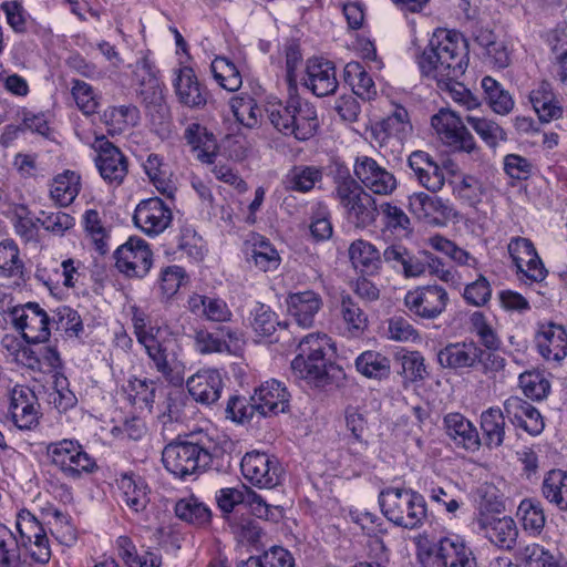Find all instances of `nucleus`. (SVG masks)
Instances as JSON below:
<instances>
[{"instance_id": "obj_41", "label": "nucleus", "mask_w": 567, "mask_h": 567, "mask_svg": "<svg viewBox=\"0 0 567 567\" xmlns=\"http://www.w3.org/2000/svg\"><path fill=\"white\" fill-rule=\"evenodd\" d=\"M140 120V110L134 104L109 106L103 113L104 123L110 127V131L116 133L135 127Z\"/></svg>"}, {"instance_id": "obj_10", "label": "nucleus", "mask_w": 567, "mask_h": 567, "mask_svg": "<svg viewBox=\"0 0 567 567\" xmlns=\"http://www.w3.org/2000/svg\"><path fill=\"white\" fill-rule=\"evenodd\" d=\"M447 291L439 285H426L411 289L404 297L409 312L423 320H434L446 309Z\"/></svg>"}, {"instance_id": "obj_61", "label": "nucleus", "mask_w": 567, "mask_h": 567, "mask_svg": "<svg viewBox=\"0 0 567 567\" xmlns=\"http://www.w3.org/2000/svg\"><path fill=\"white\" fill-rule=\"evenodd\" d=\"M230 106L236 120L244 126L251 128L258 124L261 110L250 96L233 97Z\"/></svg>"}, {"instance_id": "obj_50", "label": "nucleus", "mask_w": 567, "mask_h": 567, "mask_svg": "<svg viewBox=\"0 0 567 567\" xmlns=\"http://www.w3.org/2000/svg\"><path fill=\"white\" fill-rule=\"evenodd\" d=\"M212 73L218 84L229 91L235 92L240 89L243 79L237 66L225 56H217L210 64Z\"/></svg>"}, {"instance_id": "obj_52", "label": "nucleus", "mask_w": 567, "mask_h": 567, "mask_svg": "<svg viewBox=\"0 0 567 567\" xmlns=\"http://www.w3.org/2000/svg\"><path fill=\"white\" fill-rule=\"evenodd\" d=\"M184 137L195 151H198L197 158L202 162L213 163L215 142L208 136L206 130L199 124H190L184 133Z\"/></svg>"}, {"instance_id": "obj_16", "label": "nucleus", "mask_w": 567, "mask_h": 567, "mask_svg": "<svg viewBox=\"0 0 567 567\" xmlns=\"http://www.w3.org/2000/svg\"><path fill=\"white\" fill-rule=\"evenodd\" d=\"M353 172L362 185L377 195H390L396 188L394 175L369 156H359L355 159Z\"/></svg>"}, {"instance_id": "obj_8", "label": "nucleus", "mask_w": 567, "mask_h": 567, "mask_svg": "<svg viewBox=\"0 0 567 567\" xmlns=\"http://www.w3.org/2000/svg\"><path fill=\"white\" fill-rule=\"evenodd\" d=\"M47 453L51 462L70 478H79L82 473H92L96 468L95 461L78 441L64 439L50 443Z\"/></svg>"}, {"instance_id": "obj_15", "label": "nucleus", "mask_w": 567, "mask_h": 567, "mask_svg": "<svg viewBox=\"0 0 567 567\" xmlns=\"http://www.w3.org/2000/svg\"><path fill=\"white\" fill-rule=\"evenodd\" d=\"M171 208L158 197L142 200L135 208L133 220L144 234L156 236L172 223Z\"/></svg>"}, {"instance_id": "obj_19", "label": "nucleus", "mask_w": 567, "mask_h": 567, "mask_svg": "<svg viewBox=\"0 0 567 567\" xmlns=\"http://www.w3.org/2000/svg\"><path fill=\"white\" fill-rule=\"evenodd\" d=\"M39 402L35 393L25 385H16L10 392L9 412L21 430H31L39 421Z\"/></svg>"}, {"instance_id": "obj_33", "label": "nucleus", "mask_w": 567, "mask_h": 567, "mask_svg": "<svg viewBox=\"0 0 567 567\" xmlns=\"http://www.w3.org/2000/svg\"><path fill=\"white\" fill-rule=\"evenodd\" d=\"M383 261L405 278L420 277L425 272L422 255L415 256L402 245L388 246L383 251Z\"/></svg>"}, {"instance_id": "obj_5", "label": "nucleus", "mask_w": 567, "mask_h": 567, "mask_svg": "<svg viewBox=\"0 0 567 567\" xmlns=\"http://www.w3.org/2000/svg\"><path fill=\"white\" fill-rule=\"evenodd\" d=\"M379 505L389 522L405 529L420 528L427 518L424 496L411 488L382 489L379 494Z\"/></svg>"}, {"instance_id": "obj_38", "label": "nucleus", "mask_w": 567, "mask_h": 567, "mask_svg": "<svg viewBox=\"0 0 567 567\" xmlns=\"http://www.w3.org/2000/svg\"><path fill=\"white\" fill-rule=\"evenodd\" d=\"M28 557L14 533L0 524V567H29Z\"/></svg>"}, {"instance_id": "obj_51", "label": "nucleus", "mask_w": 567, "mask_h": 567, "mask_svg": "<svg viewBox=\"0 0 567 567\" xmlns=\"http://www.w3.org/2000/svg\"><path fill=\"white\" fill-rule=\"evenodd\" d=\"M410 207L420 217H429L439 214L442 217L450 215L451 208L437 196H430L425 193H414L409 197Z\"/></svg>"}, {"instance_id": "obj_31", "label": "nucleus", "mask_w": 567, "mask_h": 567, "mask_svg": "<svg viewBox=\"0 0 567 567\" xmlns=\"http://www.w3.org/2000/svg\"><path fill=\"white\" fill-rule=\"evenodd\" d=\"M480 527L491 543L502 549H512L518 536V529L512 517H485L480 520Z\"/></svg>"}, {"instance_id": "obj_34", "label": "nucleus", "mask_w": 567, "mask_h": 567, "mask_svg": "<svg viewBox=\"0 0 567 567\" xmlns=\"http://www.w3.org/2000/svg\"><path fill=\"white\" fill-rule=\"evenodd\" d=\"M528 100L540 122L549 123L563 116L560 102L548 82L544 81L533 89Z\"/></svg>"}, {"instance_id": "obj_24", "label": "nucleus", "mask_w": 567, "mask_h": 567, "mask_svg": "<svg viewBox=\"0 0 567 567\" xmlns=\"http://www.w3.org/2000/svg\"><path fill=\"white\" fill-rule=\"evenodd\" d=\"M305 85L317 96H328L338 89L336 66L331 61L312 58L307 61Z\"/></svg>"}, {"instance_id": "obj_40", "label": "nucleus", "mask_w": 567, "mask_h": 567, "mask_svg": "<svg viewBox=\"0 0 567 567\" xmlns=\"http://www.w3.org/2000/svg\"><path fill=\"white\" fill-rule=\"evenodd\" d=\"M144 171L155 188L168 198H172L176 187L171 179L172 173L167 164L157 154H150L143 164Z\"/></svg>"}, {"instance_id": "obj_17", "label": "nucleus", "mask_w": 567, "mask_h": 567, "mask_svg": "<svg viewBox=\"0 0 567 567\" xmlns=\"http://www.w3.org/2000/svg\"><path fill=\"white\" fill-rule=\"evenodd\" d=\"M218 332H210L207 329L195 331V349L202 354L223 353L237 354L241 348V333L229 327H221Z\"/></svg>"}, {"instance_id": "obj_43", "label": "nucleus", "mask_w": 567, "mask_h": 567, "mask_svg": "<svg viewBox=\"0 0 567 567\" xmlns=\"http://www.w3.org/2000/svg\"><path fill=\"white\" fill-rule=\"evenodd\" d=\"M343 79L352 87L353 93L362 100H371L377 94L372 78L359 62L352 61L346 64Z\"/></svg>"}, {"instance_id": "obj_37", "label": "nucleus", "mask_w": 567, "mask_h": 567, "mask_svg": "<svg viewBox=\"0 0 567 567\" xmlns=\"http://www.w3.org/2000/svg\"><path fill=\"white\" fill-rule=\"evenodd\" d=\"M349 256L352 265L363 275H375L381 269L383 255L371 243L358 239L349 247Z\"/></svg>"}, {"instance_id": "obj_36", "label": "nucleus", "mask_w": 567, "mask_h": 567, "mask_svg": "<svg viewBox=\"0 0 567 567\" xmlns=\"http://www.w3.org/2000/svg\"><path fill=\"white\" fill-rule=\"evenodd\" d=\"M122 498L125 505L135 514H142L148 503V486L146 482L134 474H123L118 480Z\"/></svg>"}, {"instance_id": "obj_6", "label": "nucleus", "mask_w": 567, "mask_h": 567, "mask_svg": "<svg viewBox=\"0 0 567 567\" xmlns=\"http://www.w3.org/2000/svg\"><path fill=\"white\" fill-rule=\"evenodd\" d=\"M268 117L276 130L298 141L311 138L319 127L316 107L300 96H291L286 104H272Z\"/></svg>"}, {"instance_id": "obj_42", "label": "nucleus", "mask_w": 567, "mask_h": 567, "mask_svg": "<svg viewBox=\"0 0 567 567\" xmlns=\"http://www.w3.org/2000/svg\"><path fill=\"white\" fill-rule=\"evenodd\" d=\"M157 389L158 381L133 377L128 380L125 392L127 394V399L133 405L140 409H147L152 412Z\"/></svg>"}, {"instance_id": "obj_48", "label": "nucleus", "mask_w": 567, "mask_h": 567, "mask_svg": "<svg viewBox=\"0 0 567 567\" xmlns=\"http://www.w3.org/2000/svg\"><path fill=\"white\" fill-rule=\"evenodd\" d=\"M485 99L491 109L501 115L508 114L514 107V100L508 91L492 76H484L481 82Z\"/></svg>"}, {"instance_id": "obj_56", "label": "nucleus", "mask_w": 567, "mask_h": 567, "mask_svg": "<svg viewBox=\"0 0 567 567\" xmlns=\"http://www.w3.org/2000/svg\"><path fill=\"white\" fill-rule=\"evenodd\" d=\"M141 72L145 73L147 78L143 76L141 80L140 95L143 99L145 106L156 104L164 100L163 90L158 79L153 74L151 66L146 61L137 65L136 75L140 76Z\"/></svg>"}, {"instance_id": "obj_45", "label": "nucleus", "mask_w": 567, "mask_h": 567, "mask_svg": "<svg viewBox=\"0 0 567 567\" xmlns=\"http://www.w3.org/2000/svg\"><path fill=\"white\" fill-rule=\"evenodd\" d=\"M544 497L559 509L567 511V473L561 470L549 471L542 485Z\"/></svg>"}, {"instance_id": "obj_57", "label": "nucleus", "mask_w": 567, "mask_h": 567, "mask_svg": "<svg viewBox=\"0 0 567 567\" xmlns=\"http://www.w3.org/2000/svg\"><path fill=\"white\" fill-rule=\"evenodd\" d=\"M465 121L473 127V130L478 134V136L491 147H495L499 141L506 140L505 131L497 123L491 120L467 115L465 117Z\"/></svg>"}, {"instance_id": "obj_9", "label": "nucleus", "mask_w": 567, "mask_h": 567, "mask_svg": "<svg viewBox=\"0 0 567 567\" xmlns=\"http://www.w3.org/2000/svg\"><path fill=\"white\" fill-rule=\"evenodd\" d=\"M244 478L258 488H274L281 482L282 467L275 455L266 452H247L240 462Z\"/></svg>"}, {"instance_id": "obj_14", "label": "nucleus", "mask_w": 567, "mask_h": 567, "mask_svg": "<svg viewBox=\"0 0 567 567\" xmlns=\"http://www.w3.org/2000/svg\"><path fill=\"white\" fill-rule=\"evenodd\" d=\"M115 266L127 277L143 278L152 267V251L141 238L131 237L115 252Z\"/></svg>"}, {"instance_id": "obj_63", "label": "nucleus", "mask_w": 567, "mask_h": 567, "mask_svg": "<svg viewBox=\"0 0 567 567\" xmlns=\"http://www.w3.org/2000/svg\"><path fill=\"white\" fill-rule=\"evenodd\" d=\"M72 95L84 115L94 114L100 105L99 96L93 87L81 80H74L72 86Z\"/></svg>"}, {"instance_id": "obj_26", "label": "nucleus", "mask_w": 567, "mask_h": 567, "mask_svg": "<svg viewBox=\"0 0 567 567\" xmlns=\"http://www.w3.org/2000/svg\"><path fill=\"white\" fill-rule=\"evenodd\" d=\"M174 87L179 103L184 106L202 109L208 101V90L198 81L195 71L189 66L178 69Z\"/></svg>"}, {"instance_id": "obj_46", "label": "nucleus", "mask_w": 567, "mask_h": 567, "mask_svg": "<svg viewBox=\"0 0 567 567\" xmlns=\"http://www.w3.org/2000/svg\"><path fill=\"white\" fill-rule=\"evenodd\" d=\"M357 371L369 379H385L390 375V360L375 351H364L355 359Z\"/></svg>"}, {"instance_id": "obj_47", "label": "nucleus", "mask_w": 567, "mask_h": 567, "mask_svg": "<svg viewBox=\"0 0 567 567\" xmlns=\"http://www.w3.org/2000/svg\"><path fill=\"white\" fill-rule=\"evenodd\" d=\"M80 192V176L66 171L58 175L51 185L50 195L60 206L70 205Z\"/></svg>"}, {"instance_id": "obj_3", "label": "nucleus", "mask_w": 567, "mask_h": 567, "mask_svg": "<svg viewBox=\"0 0 567 567\" xmlns=\"http://www.w3.org/2000/svg\"><path fill=\"white\" fill-rule=\"evenodd\" d=\"M220 453L218 443L206 432H193L184 441L167 444L162 452L165 468L178 478L206 471Z\"/></svg>"}, {"instance_id": "obj_23", "label": "nucleus", "mask_w": 567, "mask_h": 567, "mask_svg": "<svg viewBox=\"0 0 567 567\" xmlns=\"http://www.w3.org/2000/svg\"><path fill=\"white\" fill-rule=\"evenodd\" d=\"M186 386L196 402L210 405L220 398L224 380L217 369H202L188 378Z\"/></svg>"}, {"instance_id": "obj_35", "label": "nucleus", "mask_w": 567, "mask_h": 567, "mask_svg": "<svg viewBox=\"0 0 567 567\" xmlns=\"http://www.w3.org/2000/svg\"><path fill=\"white\" fill-rule=\"evenodd\" d=\"M446 434L458 446L468 451H476L481 440L476 427L462 414L450 413L444 417Z\"/></svg>"}, {"instance_id": "obj_21", "label": "nucleus", "mask_w": 567, "mask_h": 567, "mask_svg": "<svg viewBox=\"0 0 567 567\" xmlns=\"http://www.w3.org/2000/svg\"><path fill=\"white\" fill-rule=\"evenodd\" d=\"M481 347L474 341H461L446 344L439 350L436 358L439 364L455 372L476 370L477 355Z\"/></svg>"}, {"instance_id": "obj_30", "label": "nucleus", "mask_w": 567, "mask_h": 567, "mask_svg": "<svg viewBox=\"0 0 567 567\" xmlns=\"http://www.w3.org/2000/svg\"><path fill=\"white\" fill-rule=\"evenodd\" d=\"M246 260L264 272L275 271L281 264L280 254L272 243L258 234L252 235L246 243Z\"/></svg>"}, {"instance_id": "obj_62", "label": "nucleus", "mask_w": 567, "mask_h": 567, "mask_svg": "<svg viewBox=\"0 0 567 567\" xmlns=\"http://www.w3.org/2000/svg\"><path fill=\"white\" fill-rule=\"evenodd\" d=\"M56 330L64 331L70 337H78L83 331V324L76 310L68 306L59 307L52 317Z\"/></svg>"}, {"instance_id": "obj_7", "label": "nucleus", "mask_w": 567, "mask_h": 567, "mask_svg": "<svg viewBox=\"0 0 567 567\" xmlns=\"http://www.w3.org/2000/svg\"><path fill=\"white\" fill-rule=\"evenodd\" d=\"M416 555L423 567H476L471 548L457 537H443L434 544L420 537Z\"/></svg>"}, {"instance_id": "obj_29", "label": "nucleus", "mask_w": 567, "mask_h": 567, "mask_svg": "<svg viewBox=\"0 0 567 567\" xmlns=\"http://www.w3.org/2000/svg\"><path fill=\"white\" fill-rule=\"evenodd\" d=\"M286 302L290 316L302 328L313 326L315 318L323 306L320 293L313 290L289 293Z\"/></svg>"}, {"instance_id": "obj_39", "label": "nucleus", "mask_w": 567, "mask_h": 567, "mask_svg": "<svg viewBox=\"0 0 567 567\" xmlns=\"http://www.w3.org/2000/svg\"><path fill=\"white\" fill-rule=\"evenodd\" d=\"M505 413L499 408H489L481 414L483 440L487 447H499L505 437Z\"/></svg>"}, {"instance_id": "obj_13", "label": "nucleus", "mask_w": 567, "mask_h": 567, "mask_svg": "<svg viewBox=\"0 0 567 567\" xmlns=\"http://www.w3.org/2000/svg\"><path fill=\"white\" fill-rule=\"evenodd\" d=\"M431 124L441 140L454 150L468 154L477 150L473 135L454 112L441 110L432 116Z\"/></svg>"}, {"instance_id": "obj_59", "label": "nucleus", "mask_w": 567, "mask_h": 567, "mask_svg": "<svg viewBox=\"0 0 567 567\" xmlns=\"http://www.w3.org/2000/svg\"><path fill=\"white\" fill-rule=\"evenodd\" d=\"M379 213L383 216L385 227L392 233L406 236L412 231L411 220L402 208L383 203L380 205Z\"/></svg>"}, {"instance_id": "obj_4", "label": "nucleus", "mask_w": 567, "mask_h": 567, "mask_svg": "<svg viewBox=\"0 0 567 567\" xmlns=\"http://www.w3.org/2000/svg\"><path fill=\"white\" fill-rule=\"evenodd\" d=\"M334 184L336 197L344 209L348 221L361 229L374 224L379 215L377 202L374 197L350 175L347 167H338Z\"/></svg>"}, {"instance_id": "obj_12", "label": "nucleus", "mask_w": 567, "mask_h": 567, "mask_svg": "<svg viewBox=\"0 0 567 567\" xmlns=\"http://www.w3.org/2000/svg\"><path fill=\"white\" fill-rule=\"evenodd\" d=\"M20 544L37 564H47L51 558L49 538L42 524L29 511H21L17 517Z\"/></svg>"}, {"instance_id": "obj_28", "label": "nucleus", "mask_w": 567, "mask_h": 567, "mask_svg": "<svg viewBox=\"0 0 567 567\" xmlns=\"http://www.w3.org/2000/svg\"><path fill=\"white\" fill-rule=\"evenodd\" d=\"M408 165L413 171L417 182L432 193L442 189L445 183V176L442 168L424 151H414L408 158Z\"/></svg>"}, {"instance_id": "obj_22", "label": "nucleus", "mask_w": 567, "mask_h": 567, "mask_svg": "<svg viewBox=\"0 0 567 567\" xmlns=\"http://www.w3.org/2000/svg\"><path fill=\"white\" fill-rule=\"evenodd\" d=\"M290 393L284 383L272 379L262 383L250 398L257 413L268 416L285 413L289 409Z\"/></svg>"}, {"instance_id": "obj_64", "label": "nucleus", "mask_w": 567, "mask_h": 567, "mask_svg": "<svg viewBox=\"0 0 567 567\" xmlns=\"http://www.w3.org/2000/svg\"><path fill=\"white\" fill-rule=\"evenodd\" d=\"M523 393L532 400H542L547 396L550 384L538 372H524L518 378Z\"/></svg>"}, {"instance_id": "obj_1", "label": "nucleus", "mask_w": 567, "mask_h": 567, "mask_svg": "<svg viewBox=\"0 0 567 567\" xmlns=\"http://www.w3.org/2000/svg\"><path fill=\"white\" fill-rule=\"evenodd\" d=\"M417 63L422 75L436 81L437 86L449 84L460 79L467 68L465 42L457 33L437 30Z\"/></svg>"}, {"instance_id": "obj_32", "label": "nucleus", "mask_w": 567, "mask_h": 567, "mask_svg": "<svg viewBox=\"0 0 567 567\" xmlns=\"http://www.w3.org/2000/svg\"><path fill=\"white\" fill-rule=\"evenodd\" d=\"M188 310L197 317L212 322H229L233 312L227 302L218 297L194 293L187 301Z\"/></svg>"}, {"instance_id": "obj_53", "label": "nucleus", "mask_w": 567, "mask_h": 567, "mask_svg": "<svg viewBox=\"0 0 567 567\" xmlns=\"http://www.w3.org/2000/svg\"><path fill=\"white\" fill-rule=\"evenodd\" d=\"M517 515H519L523 527L533 534H539L546 523L543 506L536 499H523L518 506Z\"/></svg>"}, {"instance_id": "obj_44", "label": "nucleus", "mask_w": 567, "mask_h": 567, "mask_svg": "<svg viewBox=\"0 0 567 567\" xmlns=\"http://www.w3.org/2000/svg\"><path fill=\"white\" fill-rule=\"evenodd\" d=\"M321 179V168L317 166L297 165L287 173L284 184L286 189L307 193L310 192L315 187L316 183Z\"/></svg>"}, {"instance_id": "obj_60", "label": "nucleus", "mask_w": 567, "mask_h": 567, "mask_svg": "<svg viewBox=\"0 0 567 567\" xmlns=\"http://www.w3.org/2000/svg\"><path fill=\"white\" fill-rule=\"evenodd\" d=\"M23 264L19 257L18 246L12 240L0 243V276L14 277L22 275Z\"/></svg>"}, {"instance_id": "obj_58", "label": "nucleus", "mask_w": 567, "mask_h": 567, "mask_svg": "<svg viewBox=\"0 0 567 567\" xmlns=\"http://www.w3.org/2000/svg\"><path fill=\"white\" fill-rule=\"evenodd\" d=\"M522 557L526 567H567V563L557 558L545 547L530 544L524 547Z\"/></svg>"}, {"instance_id": "obj_49", "label": "nucleus", "mask_w": 567, "mask_h": 567, "mask_svg": "<svg viewBox=\"0 0 567 567\" xmlns=\"http://www.w3.org/2000/svg\"><path fill=\"white\" fill-rule=\"evenodd\" d=\"M175 514L179 519L197 526L209 523L212 517L209 507L194 496L179 499L175 505Z\"/></svg>"}, {"instance_id": "obj_55", "label": "nucleus", "mask_w": 567, "mask_h": 567, "mask_svg": "<svg viewBox=\"0 0 567 567\" xmlns=\"http://www.w3.org/2000/svg\"><path fill=\"white\" fill-rule=\"evenodd\" d=\"M250 326L261 337L271 336L278 326L276 313L265 303L257 302L250 311Z\"/></svg>"}, {"instance_id": "obj_11", "label": "nucleus", "mask_w": 567, "mask_h": 567, "mask_svg": "<svg viewBox=\"0 0 567 567\" xmlns=\"http://www.w3.org/2000/svg\"><path fill=\"white\" fill-rule=\"evenodd\" d=\"M10 318L27 342L42 343L49 340L52 319L38 303L28 302L12 308Z\"/></svg>"}, {"instance_id": "obj_18", "label": "nucleus", "mask_w": 567, "mask_h": 567, "mask_svg": "<svg viewBox=\"0 0 567 567\" xmlns=\"http://www.w3.org/2000/svg\"><path fill=\"white\" fill-rule=\"evenodd\" d=\"M145 351L153 362L154 368L165 380L173 384H181L183 377L178 371L176 352L172 348L173 340L159 342L156 338H145L142 340Z\"/></svg>"}, {"instance_id": "obj_20", "label": "nucleus", "mask_w": 567, "mask_h": 567, "mask_svg": "<svg viewBox=\"0 0 567 567\" xmlns=\"http://www.w3.org/2000/svg\"><path fill=\"white\" fill-rule=\"evenodd\" d=\"M504 413L509 422L532 436L539 435L545 429L540 412L524 399L513 395L505 400Z\"/></svg>"}, {"instance_id": "obj_27", "label": "nucleus", "mask_w": 567, "mask_h": 567, "mask_svg": "<svg viewBox=\"0 0 567 567\" xmlns=\"http://www.w3.org/2000/svg\"><path fill=\"white\" fill-rule=\"evenodd\" d=\"M95 165L101 177L109 184L121 185L128 172L126 156L109 141L100 145Z\"/></svg>"}, {"instance_id": "obj_25", "label": "nucleus", "mask_w": 567, "mask_h": 567, "mask_svg": "<svg viewBox=\"0 0 567 567\" xmlns=\"http://www.w3.org/2000/svg\"><path fill=\"white\" fill-rule=\"evenodd\" d=\"M535 343L539 354L547 361L560 362L567 355V332L560 324H539Z\"/></svg>"}, {"instance_id": "obj_54", "label": "nucleus", "mask_w": 567, "mask_h": 567, "mask_svg": "<svg viewBox=\"0 0 567 567\" xmlns=\"http://www.w3.org/2000/svg\"><path fill=\"white\" fill-rule=\"evenodd\" d=\"M381 130L389 137L398 141H404L412 131L409 113L403 106H395L394 111L388 115L381 123Z\"/></svg>"}, {"instance_id": "obj_2", "label": "nucleus", "mask_w": 567, "mask_h": 567, "mask_svg": "<svg viewBox=\"0 0 567 567\" xmlns=\"http://www.w3.org/2000/svg\"><path fill=\"white\" fill-rule=\"evenodd\" d=\"M297 351L291 361V371L296 379L305 380L316 388H323L340 372L333 361L336 349L326 333L307 334L300 340Z\"/></svg>"}]
</instances>
